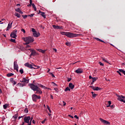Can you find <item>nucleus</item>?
Returning a JSON list of instances; mask_svg holds the SVG:
<instances>
[{
	"instance_id": "e433bc0d",
	"label": "nucleus",
	"mask_w": 125,
	"mask_h": 125,
	"mask_svg": "<svg viewBox=\"0 0 125 125\" xmlns=\"http://www.w3.org/2000/svg\"><path fill=\"white\" fill-rule=\"evenodd\" d=\"M22 17H23V19H26V18L28 17V16L27 15H22Z\"/></svg>"
},
{
	"instance_id": "13d9d810",
	"label": "nucleus",
	"mask_w": 125,
	"mask_h": 125,
	"mask_svg": "<svg viewBox=\"0 0 125 125\" xmlns=\"http://www.w3.org/2000/svg\"><path fill=\"white\" fill-rule=\"evenodd\" d=\"M68 116H69L70 118H71L72 119H74V117H73V116L71 115H69Z\"/></svg>"
},
{
	"instance_id": "8fccbe9b",
	"label": "nucleus",
	"mask_w": 125,
	"mask_h": 125,
	"mask_svg": "<svg viewBox=\"0 0 125 125\" xmlns=\"http://www.w3.org/2000/svg\"><path fill=\"white\" fill-rule=\"evenodd\" d=\"M45 121H46V118L42 122V124H44V123H45Z\"/></svg>"
},
{
	"instance_id": "473e14b6",
	"label": "nucleus",
	"mask_w": 125,
	"mask_h": 125,
	"mask_svg": "<svg viewBox=\"0 0 125 125\" xmlns=\"http://www.w3.org/2000/svg\"><path fill=\"white\" fill-rule=\"evenodd\" d=\"M119 71H120L121 73H123L124 75H125V71L123 69H119Z\"/></svg>"
},
{
	"instance_id": "72a5a7b5",
	"label": "nucleus",
	"mask_w": 125,
	"mask_h": 125,
	"mask_svg": "<svg viewBox=\"0 0 125 125\" xmlns=\"http://www.w3.org/2000/svg\"><path fill=\"white\" fill-rule=\"evenodd\" d=\"M102 59L103 61H104V62H105L106 63H109L107 60L105 59L104 57H102Z\"/></svg>"
},
{
	"instance_id": "5fc2aeb1",
	"label": "nucleus",
	"mask_w": 125,
	"mask_h": 125,
	"mask_svg": "<svg viewBox=\"0 0 125 125\" xmlns=\"http://www.w3.org/2000/svg\"><path fill=\"white\" fill-rule=\"evenodd\" d=\"M62 103H63V106H66V103L64 101H63Z\"/></svg>"
},
{
	"instance_id": "ea45409f",
	"label": "nucleus",
	"mask_w": 125,
	"mask_h": 125,
	"mask_svg": "<svg viewBox=\"0 0 125 125\" xmlns=\"http://www.w3.org/2000/svg\"><path fill=\"white\" fill-rule=\"evenodd\" d=\"M15 39H11L10 41L12 42H16Z\"/></svg>"
},
{
	"instance_id": "cd10ccee",
	"label": "nucleus",
	"mask_w": 125,
	"mask_h": 125,
	"mask_svg": "<svg viewBox=\"0 0 125 125\" xmlns=\"http://www.w3.org/2000/svg\"><path fill=\"white\" fill-rule=\"evenodd\" d=\"M32 7H33L34 11H37V7H36V5H35V4L32 3Z\"/></svg>"
},
{
	"instance_id": "de8ad7c7",
	"label": "nucleus",
	"mask_w": 125,
	"mask_h": 125,
	"mask_svg": "<svg viewBox=\"0 0 125 125\" xmlns=\"http://www.w3.org/2000/svg\"><path fill=\"white\" fill-rule=\"evenodd\" d=\"M21 31L23 33H24V34H25V33H26L25 29H21Z\"/></svg>"
},
{
	"instance_id": "58836bf2",
	"label": "nucleus",
	"mask_w": 125,
	"mask_h": 125,
	"mask_svg": "<svg viewBox=\"0 0 125 125\" xmlns=\"http://www.w3.org/2000/svg\"><path fill=\"white\" fill-rule=\"evenodd\" d=\"M47 109L48 110V111H49L50 113H51V110H50V107H49V106L47 105Z\"/></svg>"
},
{
	"instance_id": "69168bd1",
	"label": "nucleus",
	"mask_w": 125,
	"mask_h": 125,
	"mask_svg": "<svg viewBox=\"0 0 125 125\" xmlns=\"http://www.w3.org/2000/svg\"><path fill=\"white\" fill-rule=\"evenodd\" d=\"M29 124H32V120H29Z\"/></svg>"
},
{
	"instance_id": "423d86ee",
	"label": "nucleus",
	"mask_w": 125,
	"mask_h": 125,
	"mask_svg": "<svg viewBox=\"0 0 125 125\" xmlns=\"http://www.w3.org/2000/svg\"><path fill=\"white\" fill-rule=\"evenodd\" d=\"M30 120H31V117L30 116H25L23 118V121L24 123H26V124H29V122L30 121Z\"/></svg>"
},
{
	"instance_id": "ddd939ff",
	"label": "nucleus",
	"mask_w": 125,
	"mask_h": 125,
	"mask_svg": "<svg viewBox=\"0 0 125 125\" xmlns=\"http://www.w3.org/2000/svg\"><path fill=\"white\" fill-rule=\"evenodd\" d=\"M21 83H28L29 80H27L25 78H23L22 80L20 81Z\"/></svg>"
},
{
	"instance_id": "c9c22d12",
	"label": "nucleus",
	"mask_w": 125,
	"mask_h": 125,
	"mask_svg": "<svg viewBox=\"0 0 125 125\" xmlns=\"http://www.w3.org/2000/svg\"><path fill=\"white\" fill-rule=\"evenodd\" d=\"M13 118H14L15 120H16V119L18 118V115H15L14 116H13Z\"/></svg>"
},
{
	"instance_id": "09e8293b",
	"label": "nucleus",
	"mask_w": 125,
	"mask_h": 125,
	"mask_svg": "<svg viewBox=\"0 0 125 125\" xmlns=\"http://www.w3.org/2000/svg\"><path fill=\"white\" fill-rule=\"evenodd\" d=\"M117 73H118V74H119V75H120V76H122V74L121 73V72L120 71V70L117 71Z\"/></svg>"
},
{
	"instance_id": "a211bd4d",
	"label": "nucleus",
	"mask_w": 125,
	"mask_h": 125,
	"mask_svg": "<svg viewBox=\"0 0 125 125\" xmlns=\"http://www.w3.org/2000/svg\"><path fill=\"white\" fill-rule=\"evenodd\" d=\"M15 11L17 12H19V13H20L21 14H23V12H22L21 11V10L20 9V8H17V9H15Z\"/></svg>"
},
{
	"instance_id": "3c124183",
	"label": "nucleus",
	"mask_w": 125,
	"mask_h": 125,
	"mask_svg": "<svg viewBox=\"0 0 125 125\" xmlns=\"http://www.w3.org/2000/svg\"><path fill=\"white\" fill-rule=\"evenodd\" d=\"M71 81H72V78H68L67 79V82H71Z\"/></svg>"
},
{
	"instance_id": "774afa93",
	"label": "nucleus",
	"mask_w": 125,
	"mask_h": 125,
	"mask_svg": "<svg viewBox=\"0 0 125 125\" xmlns=\"http://www.w3.org/2000/svg\"><path fill=\"white\" fill-rule=\"evenodd\" d=\"M13 83H14V84L15 85L17 83L15 81H13Z\"/></svg>"
},
{
	"instance_id": "aec40b11",
	"label": "nucleus",
	"mask_w": 125,
	"mask_h": 125,
	"mask_svg": "<svg viewBox=\"0 0 125 125\" xmlns=\"http://www.w3.org/2000/svg\"><path fill=\"white\" fill-rule=\"evenodd\" d=\"M96 81H97V78L94 77L92 79V81L91 83V85L93 84V83H94V82H96Z\"/></svg>"
},
{
	"instance_id": "f8f14e48",
	"label": "nucleus",
	"mask_w": 125,
	"mask_h": 125,
	"mask_svg": "<svg viewBox=\"0 0 125 125\" xmlns=\"http://www.w3.org/2000/svg\"><path fill=\"white\" fill-rule=\"evenodd\" d=\"M89 87H90L91 88H92V89H93V90H101V88L99 87H95V86H89Z\"/></svg>"
},
{
	"instance_id": "603ef678",
	"label": "nucleus",
	"mask_w": 125,
	"mask_h": 125,
	"mask_svg": "<svg viewBox=\"0 0 125 125\" xmlns=\"http://www.w3.org/2000/svg\"><path fill=\"white\" fill-rule=\"evenodd\" d=\"M54 90H55L57 92H58V88H55Z\"/></svg>"
},
{
	"instance_id": "9b49d317",
	"label": "nucleus",
	"mask_w": 125,
	"mask_h": 125,
	"mask_svg": "<svg viewBox=\"0 0 125 125\" xmlns=\"http://www.w3.org/2000/svg\"><path fill=\"white\" fill-rule=\"evenodd\" d=\"M24 65L26 67H28V68H30V69H33L34 68L33 64H30L29 62H26L24 64Z\"/></svg>"
},
{
	"instance_id": "2f4dec72",
	"label": "nucleus",
	"mask_w": 125,
	"mask_h": 125,
	"mask_svg": "<svg viewBox=\"0 0 125 125\" xmlns=\"http://www.w3.org/2000/svg\"><path fill=\"white\" fill-rule=\"evenodd\" d=\"M8 106V104H4L3 105V109H6V108H7Z\"/></svg>"
},
{
	"instance_id": "6e6d98bb",
	"label": "nucleus",
	"mask_w": 125,
	"mask_h": 125,
	"mask_svg": "<svg viewBox=\"0 0 125 125\" xmlns=\"http://www.w3.org/2000/svg\"><path fill=\"white\" fill-rule=\"evenodd\" d=\"M53 83L54 84V86H57V84L54 83Z\"/></svg>"
},
{
	"instance_id": "c85d7f7f",
	"label": "nucleus",
	"mask_w": 125,
	"mask_h": 125,
	"mask_svg": "<svg viewBox=\"0 0 125 125\" xmlns=\"http://www.w3.org/2000/svg\"><path fill=\"white\" fill-rule=\"evenodd\" d=\"M71 89H70V88L69 87H67L65 89H64V91L66 92V91H70Z\"/></svg>"
},
{
	"instance_id": "39448f33",
	"label": "nucleus",
	"mask_w": 125,
	"mask_h": 125,
	"mask_svg": "<svg viewBox=\"0 0 125 125\" xmlns=\"http://www.w3.org/2000/svg\"><path fill=\"white\" fill-rule=\"evenodd\" d=\"M17 30L15 29L13 31V32L10 34L11 38H13V39H16L17 35Z\"/></svg>"
},
{
	"instance_id": "f257e3e1",
	"label": "nucleus",
	"mask_w": 125,
	"mask_h": 125,
	"mask_svg": "<svg viewBox=\"0 0 125 125\" xmlns=\"http://www.w3.org/2000/svg\"><path fill=\"white\" fill-rule=\"evenodd\" d=\"M29 86L33 91H36V94H42V91L41 90L40 87H42L44 89H47V87L38 83H35V84L30 83L29 84Z\"/></svg>"
},
{
	"instance_id": "bb28decb",
	"label": "nucleus",
	"mask_w": 125,
	"mask_h": 125,
	"mask_svg": "<svg viewBox=\"0 0 125 125\" xmlns=\"http://www.w3.org/2000/svg\"><path fill=\"white\" fill-rule=\"evenodd\" d=\"M39 68H40V66H37V65H36L33 64V69H39Z\"/></svg>"
},
{
	"instance_id": "6ab92c4d",
	"label": "nucleus",
	"mask_w": 125,
	"mask_h": 125,
	"mask_svg": "<svg viewBox=\"0 0 125 125\" xmlns=\"http://www.w3.org/2000/svg\"><path fill=\"white\" fill-rule=\"evenodd\" d=\"M18 84L21 87H23V86H25L26 85L25 83H19Z\"/></svg>"
},
{
	"instance_id": "49530a36",
	"label": "nucleus",
	"mask_w": 125,
	"mask_h": 125,
	"mask_svg": "<svg viewBox=\"0 0 125 125\" xmlns=\"http://www.w3.org/2000/svg\"><path fill=\"white\" fill-rule=\"evenodd\" d=\"M32 32H33V33H36L37 31L34 28H32Z\"/></svg>"
},
{
	"instance_id": "79ce46f5",
	"label": "nucleus",
	"mask_w": 125,
	"mask_h": 125,
	"mask_svg": "<svg viewBox=\"0 0 125 125\" xmlns=\"http://www.w3.org/2000/svg\"><path fill=\"white\" fill-rule=\"evenodd\" d=\"M34 15H35V14H32L30 15H28V17H34Z\"/></svg>"
},
{
	"instance_id": "412c9836",
	"label": "nucleus",
	"mask_w": 125,
	"mask_h": 125,
	"mask_svg": "<svg viewBox=\"0 0 125 125\" xmlns=\"http://www.w3.org/2000/svg\"><path fill=\"white\" fill-rule=\"evenodd\" d=\"M95 40H96L98 42H104V43H105V42L103 41V40H101L99 38H95Z\"/></svg>"
},
{
	"instance_id": "a878e982",
	"label": "nucleus",
	"mask_w": 125,
	"mask_h": 125,
	"mask_svg": "<svg viewBox=\"0 0 125 125\" xmlns=\"http://www.w3.org/2000/svg\"><path fill=\"white\" fill-rule=\"evenodd\" d=\"M15 16H16V17H18V18H20V17H21V16H20V15L19 13H15Z\"/></svg>"
},
{
	"instance_id": "a19ab883",
	"label": "nucleus",
	"mask_w": 125,
	"mask_h": 125,
	"mask_svg": "<svg viewBox=\"0 0 125 125\" xmlns=\"http://www.w3.org/2000/svg\"><path fill=\"white\" fill-rule=\"evenodd\" d=\"M49 74L51 75L52 78H55V76L51 72H49Z\"/></svg>"
},
{
	"instance_id": "052dcab7",
	"label": "nucleus",
	"mask_w": 125,
	"mask_h": 125,
	"mask_svg": "<svg viewBox=\"0 0 125 125\" xmlns=\"http://www.w3.org/2000/svg\"><path fill=\"white\" fill-rule=\"evenodd\" d=\"M9 29H10V28H9V27H8V26H7V28H6V31H9Z\"/></svg>"
},
{
	"instance_id": "4c0bfd02",
	"label": "nucleus",
	"mask_w": 125,
	"mask_h": 125,
	"mask_svg": "<svg viewBox=\"0 0 125 125\" xmlns=\"http://www.w3.org/2000/svg\"><path fill=\"white\" fill-rule=\"evenodd\" d=\"M32 2V0H30V4L27 5V6H32V5H33V3Z\"/></svg>"
},
{
	"instance_id": "7ed1b4c3",
	"label": "nucleus",
	"mask_w": 125,
	"mask_h": 125,
	"mask_svg": "<svg viewBox=\"0 0 125 125\" xmlns=\"http://www.w3.org/2000/svg\"><path fill=\"white\" fill-rule=\"evenodd\" d=\"M23 40L26 42L24 43L26 45L29 44V43H31V42H34V38L33 37H27L24 38Z\"/></svg>"
},
{
	"instance_id": "f3484780",
	"label": "nucleus",
	"mask_w": 125,
	"mask_h": 125,
	"mask_svg": "<svg viewBox=\"0 0 125 125\" xmlns=\"http://www.w3.org/2000/svg\"><path fill=\"white\" fill-rule=\"evenodd\" d=\"M33 35L35 38H38L41 34L39 33H38V32L36 31V32L33 33Z\"/></svg>"
},
{
	"instance_id": "e2e57ef3",
	"label": "nucleus",
	"mask_w": 125,
	"mask_h": 125,
	"mask_svg": "<svg viewBox=\"0 0 125 125\" xmlns=\"http://www.w3.org/2000/svg\"><path fill=\"white\" fill-rule=\"evenodd\" d=\"M89 79H93V78H92V77H91V76H89Z\"/></svg>"
},
{
	"instance_id": "5701e85b",
	"label": "nucleus",
	"mask_w": 125,
	"mask_h": 125,
	"mask_svg": "<svg viewBox=\"0 0 125 125\" xmlns=\"http://www.w3.org/2000/svg\"><path fill=\"white\" fill-rule=\"evenodd\" d=\"M41 15H42V17H43V18H44V19L46 18V15H45L44 12H42V13L41 14Z\"/></svg>"
},
{
	"instance_id": "37998d69",
	"label": "nucleus",
	"mask_w": 125,
	"mask_h": 125,
	"mask_svg": "<svg viewBox=\"0 0 125 125\" xmlns=\"http://www.w3.org/2000/svg\"><path fill=\"white\" fill-rule=\"evenodd\" d=\"M20 72L21 73V74H23L24 73V71L23 70V69H20Z\"/></svg>"
},
{
	"instance_id": "4d7b16f0",
	"label": "nucleus",
	"mask_w": 125,
	"mask_h": 125,
	"mask_svg": "<svg viewBox=\"0 0 125 125\" xmlns=\"http://www.w3.org/2000/svg\"><path fill=\"white\" fill-rule=\"evenodd\" d=\"M114 106L115 105L114 104H112V105H111L110 107H111V109H113Z\"/></svg>"
},
{
	"instance_id": "b1692460",
	"label": "nucleus",
	"mask_w": 125,
	"mask_h": 125,
	"mask_svg": "<svg viewBox=\"0 0 125 125\" xmlns=\"http://www.w3.org/2000/svg\"><path fill=\"white\" fill-rule=\"evenodd\" d=\"M12 76H14V74L10 73L7 74V77H12Z\"/></svg>"
},
{
	"instance_id": "864d4df0",
	"label": "nucleus",
	"mask_w": 125,
	"mask_h": 125,
	"mask_svg": "<svg viewBox=\"0 0 125 125\" xmlns=\"http://www.w3.org/2000/svg\"><path fill=\"white\" fill-rule=\"evenodd\" d=\"M14 80V78H11L10 79V81L12 82V83H13V82H14V80Z\"/></svg>"
},
{
	"instance_id": "4be33fe9",
	"label": "nucleus",
	"mask_w": 125,
	"mask_h": 125,
	"mask_svg": "<svg viewBox=\"0 0 125 125\" xmlns=\"http://www.w3.org/2000/svg\"><path fill=\"white\" fill-rule=\"evenodd\" d=\"M38 51H39V52H42V53H45V50H43L42 49H37Z\"/></svg>"
},
{
	"instance_id": "9d476101",
	"label": "nucleus",
	"mask_w": 125,
	"mask_h": 125,
	"mask_svg": "<svg viewBox=\"0 0 125 125\" xmlns=\"http://www.w3.org/2000/svg\"><path fill=\"white\" fill-rule=\"evenodd\" d=\"M14 70H16L17 72H18V68H19V67L18 66V64H17V62L16 61L14 62Z\"/></svg>"
},
{
	"instance_id": "338daca9",
	"label": "nucleus",
	"mask_w": 125,
	"mask_h": 125,
	"mask_svg": "<svg viewBox=\"0 0 125 125\" xmlns=\"http://www.w3.org/2000/svg\"><path fill=\"white\" fill-rule=\"evenodd\" d=\"M50 98L51 99H53V96H52V95H50Z\"/></svg>"
},
{
	"instance_id": "680f3d73",
	"label": "nucleus",
	"mask_w": 125,
	"mask_h": 125,
	"mask_svg": "<svg viewBox=\"0 0 125 125\" xmlns=\"http://www.w3.org/2000/svg\"><path fill=\"white\" fill-rule=\"evenodd\" d=\"M29 47H31V46H30V45H27L26 46V48H29Z\"/></svg>"
},
{
	"instance_id": "4468645a",
	"label": "nucleus",
	"mask_w": 125,
	"mask_h": 125,
	"mask_svg": "<svg viewBox=\"0 0 125 125\" xmlns=\"http://www.w3.org/2000/svg\"><path fill=\"white\" fill-rule=\"evenodd\" d=\"M52 27L53 28H54V29H59L60 30L61 29H63L62 26H60L59 25H53Z\"/></svg>"
},
{
	"instance_id": "c03bdc74",
	"label": "nucleus",
	"mask_w": 125,
	"mask_h": 125,
	"mask_svg": "<svg viewBox=\"0 0 125 125\" xmlns=\"http://www.w3.org/2000/svg\"><path fill=\"white\" fill-rule=\"evenodd\" d=\"M24 112L25 113H28V112H29V110H28V108H25Z\"/></svg>"
},
{
	"instance_id": "dca6fc26",
	"label": "nucleus",
	"mask_w": 125,
	"mask_h": 125,
	"mask_svg": "<svg viewBox=\"0 0 125 125\" xmlns=\"http://www.w3.org/2000/svg\"><path fill=\"white\" fill-rule=\"evenodd\" d=\"M75 73H77V74H82V73H83V70L78 68L77 70L75 71Z\"/></svg>"
},
{
	"instance_id": "2eb2a0df",
	"label": "nucleus",
	"mask_w": 125,
	"mask_h": 125,
	"mask_svg": "<svg viewBox=\"0 0 125 125\" xmlns=\"http://www.w3.org/2000/svg\"><path fill=\"white\" fill-rule=\"evenodd\" d=\"M68 86L70 88V89H74V88L75 87V85H74V84H73L72 83H69Z\"/></svg>"
},
{
	"instance_id": "1a4fd4ad",
	"label": "nucleus",
	"mask_w": 125,
	"mask_h": 125,
	"mask_svg": "<svg viewBox=\"0 0 125 125\" xmlns=\"http://www.w3.org/2000/svg\"><path fill=\"white\" fill-rule=\"evenodd\" d=\"M28 50H31V54L30 55V57L35 56L37 55V52L35 50H32L31 49H29Z\"/></svg>"
},
{
	"instance_id": "0e129e2a",
	"label": "nucleus",
	"mask_w": 125,
	"mask_h": 125,
	"mask_svg": "<svg viewBox=\"0 0 125 125\" xmlns=\"http://www.w3.org/2000/svg\"><path fill=\"white\" fill-rule=\"evenodd\" d=\"M53 50H54L55 52H57V50L55 48H54Z\"/></svg>"
},
{
	"instance_id": "c756f323",
	"label": "nucleus",
	"mask_w": 125,
	"mask_h": 125,
	"mask_svg": "<svg viewBox=\"0 0 125 125\" xmlns=\"http://www.w3.org/2000/svg\"><path fill=\"white\" fill-rule=\"evenodd\" d=\"M13 23V21H12L11 23V24L10 23H9L8 24V27H9V28H10V29H11V27H12V23Z\"/></svg>"
},
{
	"instance_id": "6e6552de",
	"label": "nucleus",
	"mask_w": 125,
	"mask_h": 125,
	"mask_svg": "<svg viewBox=\"0 0 125 125\" xmlns=\"http://www.w3.org/2000/svg\"><path fill=\"white\" fill-rule=\"evenodd\" d=\"M118 100H119V101H121L122 102H124V103H125V97L123 96H118Z\"/></svg>"
},
{
	"instance_id": "f704fd0d",
	"label": "nucleus",
	"mask_w": 125,
	"mask_h": 125,
	"mask_svg": "<svg viewBox=\"0 0 125 125\" xmlns=\"http://www.w3.org/2000/svg\"><path fill=\"white\" fill-rule=\"evenodd\" d=\"M66 45H67V46H70V45H71V42H67L65 43Z\"/></svg>"
},
{
	"instance_id": "20e7f679",
	"label": "nucleus",
	"mask_w": 125,
	"mask_h": 125,
	"mask_svg": "<svg viewBox=\"0 0 125 125\" xmlns=\"http://www.w3.org/2000/svg\"><path fill=\"white\" fill-rule=\"evenodd\" d=\"M32 98L33 101H34V102H36V101L38 100L41 99V96H38L37 95L34 94L32 96Z\"/></svg>"
},
{
	"instance_id": "393cba45",
	"label": "nucleus",
	"mask_w": 125,
	"mask_h": 125,
	"mask_svg": "<svg viewBox=\"0 0 125 125\" xmlns=\"http://www.w3.org/2000/svg\"><path fill=\"white\" fill-rule=\"evenodd\" d=\"M91 93H92V97H93L94 98H95V97H96V96H97V94H94V92H91Z\"/></svg>"
},
{
	"instance_id": "a18cd8bd",
	"label": "nucleus",
	"mask_w": 125,
	"mask_h": 125,
	"mask_svg": "<svg viewBox=\"0 0 125 125\" xmlns=\"http://www.w3.org/2000/svg\"><path fill=\"white\" fill-rule=\"evenodd\" d=\"M99 63L100 64V66H104V64L103 63L101 62H99Z\"/></svg>"
},
{
	"instance_id": "7c9ffc66",
	"label": "nucleus",
	"mask_w": 125,
	"mask_h": 125,
	"mask_svg": "<svg viewBox=\"0 0 125 125\" xmlns=\"http://www.w3.org/2000/svg\"><path fill=\"white\" fill-rule=\"evenodd\" d=\"M108 105H107L106 107H110L111 104H112V102H111V101H108Z\"/></svg>"
},
{
	"instance_id": "bf43d9fd",
	"label": "nucleus",
	"mask_w": 125,
	"mask_h": 125,
	"mask_svg": "<svg viewBox=\"0 0 125 125\" xmlns=\"http://www.w3.org/2000/svg\"><path fill=\"white\" fill-rule=\"evenodd\" d=\"M74 118H75V119H79V117H78L77 115H75Z\"/></svg>"
},
{
	"instance_id": "f03ea898",
	"label": "nucleus",
	"mask_w": 125,
	"mask_h": 125,
	"mask_svg": "<svg viewBox=\"0 0 125 125\" xmlns=\"http://www.w3.org/2000/svg\"><path fill=\"white\" fill-rule=\"evenodd\" d=\"M61 35L66 36L68 38H76L78 36L77 34H73L71 32H65L63 31L61 32Z\"/></svg>"
},
{
	"instance_id": "0eeeda50",
	"label": "nucleus",
	"mask_w": 125,
	"mask_h": 125,
	"mask_svg": "<svg viewBox=\"0 0 125 125\" xmlns=\"http://www.w3.org/2000/svg\"><path fill=\"white\" fill-rule=\"evenodd\" d=\"M100 121L104 124V125H110V122L106 121L102 118H100Z\"/></svg>"
}]
</instances>
